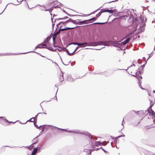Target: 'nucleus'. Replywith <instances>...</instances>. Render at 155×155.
<instances>
[{
  "label": "nucleus",
  "mask_w": 155,
  "mask_h": 155,
  "mask_svg": "<svg viewBox=\"0 0 155 155\" xmlns=\"http://www.w3.org/2000/svg\"><path fill=\"white\" fill-rule=\"evenodd\" d=\"M56 127L58 129H59L61 130L65 131L67 132H68L69 133H76V134H84L86 136H87L90 139H92L93 138V136L90 133H88L87 132H80L79 131V130H68L66 129H64L62 128H60L55 127Z\"/></svg>",
  "instance_id": "2"
},
{
  "label": "nucleus",
  "mask_w": 155,
  "mask_h": 155,
  "mask_svg": "<svg viewBox=\"0 0 155 155\" xmlns=\"http://www.w3.org/2000/svg\"><path fill=\"white\" fill-rule=\"evenodd\" d=\"M67 15H68L69 16H70V17H72V16H83L82 15H71L70 14H69L68 13L67 14Z\"/></svg>",
  "instance_id": "20"
},
{
  "label": "nucleus",
  "mask_w": 155,
  "mask_h": 155,
  "mask_svg": "<svg viewBox=\"0 0 155 155\" xmlns=\"http://www.w3.org/2000/svg\"><path fill=\"white\" fill-rule=\"evenodd\" d=\"M61 72L62 74H60L59 76V80L61 82L63 81L64 79L63 75V73L61 71Z\"/></svg>",
  "instance_id": "12"
},
{
  "label": "nucleus",
  "mask_w": 155,
  "mask_h": 155,
  "mask_svg": "<svg viewBox=\"0 0 155 155\" xmlns=\"http://www.w3.org/2000/svg\"><path fill=\"white\" fill-rule=\"evenodd\" d=\"M80 20H79V19L77 20L78 21V24H79V25H81L82 23H84V24H87L88 23H87V20H84L83 21H79Z\"/></svg>",
  "instance_id": "11"
},
{
  "label": "nucleus",
  "mask_w": 155,
  "mask_h": 155,
  "mask_svg": "<svg viewBox=\"0 0 155 155\" xmlns=\"http://www.w3.org/2000/svg\"><path fill=\"white\" fill-rule=\"evenodd\" d=\"M40 134H39L38 136L36 137H35V138H34L33 139V141H35V142L36 141V139H37V138L40 136Z\"/></svg>",
  "instance_id": "47"
},
{
  "label": "nucleus",
  "mask_w": 155,
  "mask_h": 155,
  "mask_svg": "<svg viewBox=\"0 0 155 155\" xmlns=\"http://www.w3.org/2000/svg\"><path fill=\"white\" fill-rule=\"evenodd\" d=\"M3 120H4L7 123H9V121L6 119H3Z\"/></svg>",
  "instance_id": "61"
},
{
  "label": "nucleus",
  "mask_w": 155,
  "mask_h": 155,
  "mask_svg": "<svg viewBox=\"0 0 155 155\" xmlns=\"http://www.w3.org/2000/svg\"><path fill=\"white\" fill-rule=\"evenodd\" d=\"M95 150L90 149L89 150V151L87 155H91V152L92 151Z\"/></svg>",
  "instance_id": "34"
},
{
  "label": "nucleus",
  "mask_w": 155,
  "mask_h": 155,
  "mask_svg": "<svg viewBox=\"0 0 155 155\" xmlns=\"http://www.w3.org/2000/svg\"><path fill=\"white\" fill-rule=\"evenodd\" d=\"M137 62L139 64H141L142 62V60L140 59H139L137 60Z\"/></svg>",
  "instance_id": "48"
},
{
  "label": "nucleus",
  "mask_w": 155,
  "mask_h": 155,
  "mask_svg": "<svg viewBox=\"0 0 155 155\" xmlns=\"http://www.w3.org/2000/svg\"><path fill=\"white\" fill-rule=\"evenodd\" d=\"M38 147H36L35 148H34L33 149V151H32V152H33V153H35V154H36V152H38V151H38Z\"/></svg>",
  "instance_id": "22"
},
{
  "label": "nucleus",
  "mask_w": 155,
  "mask_h": 155,
  "mask_svg": "<svg viewBox=\"0 0 155 155\" xmlns=\"http://www.w3.org/2000/svg\"><path fill=\"white\" fill-rule=\"evenodd\" d=\"M54 36H55V35H54L53 36V38H52L53 43H54L55 38L56 37H54Z\"/></svg>",
  "instance_id": "54"
},
{
  "label": "nucleus",
  "mask_w": 155,
  "mask_h": 155,
  "mask_svg": "<svg viewBox=\"0 0 155 155\" xmlns=\"http://www.w3.org/2000/svg\"><path fill=\"white\" fill-rule=\"evenodd\" d=\"M46 49L49 50L50 51H54V49L51 47H48L47 46V48H46Z\"/></svg>",
  "instance_id": "29"
},
{
  "label": "nucleus",
  "mask_w": 155,
  "mask_h": 155,
  "mask_svg": "<svg viewBox=\"0 0 155 155\" xmlns=\"http://www.w3.org/2000/svg\"><path fill=\"white\" fill-rule=\"evenodd\" d=\"M3 120H4L7 123H9V121L6 119H3Z\"/></svg>",
  "instance_id": "60"
},
{
  "label": "nucleus",
  "mask_w": 155,
  "mask_h": 155,
  "mask_svg": "<svg viewBox=\"0 0 155 155\" xmlns=\"http://www.w3.org/2000/svg\"><path fill=\"white\" fill-rule=\"evenodd\" d=\"M26 147L28 149L30 150H31V149H32V148H31V146H27Z\"/></svg>",
  "instance_id": "57"
},
{
  "label": "nucleus",
  "mask_w": 155,
  "mask_h": 155,
  "mask_svg": "<svg viewBox=\"0 0 155 155\" xmlns=\"http://www.w3.org/2000/svg\"><path fill=\"white\" fill-rule=\"evenodd\" d=\"M34 125L35 126L37 129H38L39 128V127H38V125H36V122H34Z\"/></svg>",
  "instance_id": "41"
},
{
  "label": "nucleus",
  "mask_w": 155,
  "mask_h": 155,
  "mask_svg": "<svg viewBox=\"0 0 155 155\" xmlns=\"http://www.w3.org/2000/svg\"><path fill=\"white\" fill-rule=\"evenodd\" d=\"M101 7L100 8H98V9H97L96 10L92 12H91V13H90V14L88 15H84V16H87V15H90L91 14H94V12H96L97 11V10H98L100 9V8H101Z\"/></svg>",
  "instance_id": "25"
},
{
  "label": "nucleus",
  "mask_w": 155,
  "mask_h": 155,
  "mask_svg": "<svg viewBox=\"0 0 155 155\" xmlns=\"http://www.w3.org/2000/svg\"><path fill=\"white\" fill-rule=\"evenodd\" d=\"M103 75H104L105 76L107 77L109 76V74H108L107 72H104L102 73V74Z\"/></svg>",
  "instance_id": "30"
},
{
  "label": "nucleus",
  "mask_w": 155,
  "mask_h": 155,
  "mask_svg": "<svg viewBox=\"0 0 155 155\" xmlns=\"http://www.w3.org/2000/svg\"><path fill=\"white\" fill-rule=\"evenodd\" d=\"M94 142L95 143L94 144L96 146H97L98 145H101L103 146H105L107 144V143H106V144H104V143L105 142V141H104L103 142H101L100 141H94Z\"/></svg>",
  "instance_id": "5"
},
{
  "label": "nucleus",
  "mask_w": 155,
  "mask_h": 155,
  "mask_svg": "<svg viewBox=\"0 0 155 155\" xmlns=\"http://www.w3.org/2000/svg\"><path fill=\"white\" fill-rule=\"evenodd\" d=\"M107 21L105 22H95L93 24H92V25H94V24H104L107 22Z\"/></svg>",
  "instance_id": "26"
},
{
  "label": "nucleus",
  "mask_w": 155,
  "mask_h": 155,
  "mask_svg": "<svg viewBox=\"0 0 155 155\" xmlns=\"http://www.w3.org/2000/svg\"><path fill=\"white\" fill-rule=\"evenodd\" d=\"M150 104L151 105V106H153L154 104V102H153V101L150 100Z\"/></svg>",
  "instance_id": "36"
},
{
  "label": "nucleus",
  "mask_w": 155,
  "mask_h": 155,
  "mask_svg": "<svg viewBox=\"0 0 155 155\" xmlns=\"http://www.w3.org/2000/svg\"><path fill=\"white\" fill-rule=\"evenodd\" d=\"M55 33V34H54V35H55V37H56V35L58 34L59 33L58 31H57L55 33V32H54V33Z\"/></svg>",
  "instance_id": "55"
},
{
  "label": "nucleus",
  "mask_w": 155,
  "mask_h": 155,
  "mask_svg": "<svg viewBox=\"0 0 155 155\" xmlns=\"http://www.w3.org/2000/svg\"><path fill=\"white\" fill-rule=\"evenodd\" d=\"M45 125H41L39 126V127H40V129H41L42 130L40 132V134L45 129Z\"/></svg>",
  "instance_id": "18"
},
{
  "label": "nucleus",
  "mask_w": 155,
  "mask_h": 155,
  "mask_svg": "<svg viewBox=\"0 0 155 155\" xmlns=\"http://www.w3.org/2000/svg\"><path fill=\"white\" fill-rule=\"evenodd\" d=\"M48 43H42L41 44H40L38 45L41 46V47H39V48H47V45H46V44H48Z\"/></svg>",
  "instance_id": "7"
},
{
  "label": "nucleus",
  "mask_w": 155,
  "mask_h": 155,
  "mask_svg": "<svg viewBox=\"0 0 155 155\" xmlns=\"http://www.w3.org/2000/svg\"><path fill=\"white\" fill-rule=\"evenodd\" d=\"M58 91V89H57V91L56 92V95L55 96V97H54V99H55L56 100H57V97H56V94H57V92Z\"/></svg>",
  "instance_id": "59"
},
{
  "label": "nucleus",
  "mask_w": 155,
  "mask_h": 155,
  "mask_svg": "<svg viewBox=\"0 0 155 155\" xmlns=\"http://www.w3.org/2000/svg\"><path fill=\"white\" fill-rule=\"evenodd\" d=\"M99 149H102V150L104 151V152L105 153H108V152L106 150H105L102 147H101L99 148Z\"/></svg>",
  "instance_id": "44"
},
{
  "label": "nucleus",
  "mask_w": 155,
  "mask_h": 155,
  "mask_svg": "<svg viewBox=\"0 0 155 155\" xmlns=\"http://www.w3.org/2000/svg\"><path fill=\"white\" fill-rule=\"evenodd\" d=\"M130 40V38H127L124 41L121 42L120 43V44L121 45H125L126 44L129 42Z\"/></svg>",
  "instance_id": "10"
},
{
  "label": "nucleus",
  "mask_w": 155,
  "mask_h": 155,
  "mask_svg": "<svg viewBox=\"0 0 155 155\" xmlns=\"http://www.w3.org/2000/svg\"><path fill=\"white\" fill-rule=\"evenodd\" d=\"M138 80L139 81L138 84H139V85L141 84L142 83V81L140 80Z\"/></svg>",
  "instance_id": "63"
},
{
  "label": "nucleus",
  "mask_w": 155,
  "mask_h": 155,
  "mask_svg": "<svg viewBox=\"0 0 155 155\" xmlns=\"http://www.w3.org/2000/svg\"><path fill=\"white\" fill-rule=\"evenodd\" d=\"M42 147V146H41V145H38V147H37L38 148V151H39L40 150V149Z\"/></svg>",
  "instance_id": "46"
},
{
  "label": "nucleus",
  "mask_w": 155,
  "mask_h": 155,
  "mask_svg": "<svg viewBox=\"0 0 155 155\" xmlns=\"http://www.w3.org/2000/svg\"><path fill=\"white\" fill-rule=\"evenodd\" d=\"M83 45H86L87 46H93V43H94V42H90L89 43L87 42H84L83 43Z\"/></svg>",
  "instance_id": "13"
},
{
  "label": "nucleus",
  "mask_w": 155,
  "mask_h": 155,
  "mask_svg": "<svg viewBox=\"0 0 155 155\" xmlns=\"http://www.w3.org/2000/svg\"><path fill=\"white\" fill-rule=\"evenodd\" d=\"M71 18H69L68 20L66 21L65 23H66L67 24L69 22H71Z\"/></svg>",
  "instance_id": "35"
},
{
  "label": "nucleus",
  "mask_w": 155,
  "mask_h": 155,
  "mask_svg": "<svg viewBox=\"0 0 155 155\" xmlns=\"http://www.w3.org/2000/svg\"><path fill=\"white\" fill-rule=\"evenodd\" d=\"M83 43H78V46H81V47L83 48L85 47V46H83Z\"/></svg>",
  "instance_id": "38"
},
{
  "label": "nucleus",
  "mask_w": 155,
  "mask_h": 155,
  "mask_svg": "<svg viewBox=\"0 0 155 155\" xmlns=\"http://www.w3.org/2000/svg\"><path fill=\"white\" fill-rule=\"evenodd\" d=\"M51 22H52V28H53L54 26L55 25V22H54V23H53V20H52V17H51Z\"/></svg>",
  "instance_id": "40"
},
{
  "label": "nucleus",
  "mask_w": 155,
  "mask_h": 155,
  "mask_svg": "<svg viewBox=\"0 0 155 155\" xmlns=\"http://www.w3.org/2000/svg\"><path fill=\"white\" fill-rule=\"evenodd\" d=\"M136 78L138 80H140V79H142V77L140 76L139 75H137Z\"/></svg>",
  "instance_id": "33"
},
{
  "label": "nucleus",
  "mask_w": 155,
  "mask_h": 155,
  "mask_svg": "<svg viewBox=\"0 0 155 155\" xmlns=\"http://www.w3.org/2000/svg\"><path fill=\"white\" fill-rule=\"evenodd\" d=\"M62 18V19H63L62 20H64L65 19L69 18V17L67 16H65L63 18Z\"/></svg>",
  "instance_id": "50"
},
{
  "label": "nucleus",
  "mask_w": 155,
  "mask_h": 155,
  "mask_svg": "<svg viewBox=\"0 0 155 155\" xmlns=\"http://www.w3.org/2000/svg\"><path fill=\"white\" fill-rule=\"evenodd\" d=\"M101 13L100 12L96 15L95 18L97 19L101 15Z\"/></svg>",
  "instance_id": "31"
},
{
  "label": "nucleus",
  "mask_w": 155,
  "mask_h": 155,
  "mask_svg": "<svg viewBox=\"0 0 155 155\" xmlns=\"http://www.w3.org/2000/svg\"><path fill=\"white\" fill-rule=\"evenodd\" d=\"M148 111L150 115H151L153 116V118H155V113L154 111L151 109L150 111L148 110H146V111Z\"/></svg>",
  "instance_id": "6"
},
{
  "label": "nucleus",
  "mask_w": 155,
  "mask_h": 155,
  "mask_svg": "<svg viewBox=\"0 0 155 155\" xmlns=\"http://www.w3.org/2000/svg\"><path fill=\"white\" fill-rule=\"evenodd\" d=\"M138 74H141L143 73V71H141L139 70V71H137Z\"/></svg>",
  "instance_id": "45"
},
{
  "label": "nucleus",
  "mask_w": 155,
  "mask_h": 155,
  "mask_svg": "<svg viewBox=\"0 0 155 155\" xmlns=\"http://www.w3.org/2000/svg\"><path fill=\"white\" fill-rule=\"evenodd\" d=\"M51 37L50 36H48L45 39L44 42L45 43H48L49 41L51 39Z\"/></svg>",
  "instance_id": "14"
},
{
  "label": "nucleus",
  "mask_w": 155,
  "mask_h": 155,
  "mask_svg": "<svg viewBox=\"0 0 155 155\" xmlns=\"http://www.w3.org/2000/svg\"><path fill=\"white\" fill-rule=\"evenodd\" d=\"M53 46L54 48L58 47V48H61L59 47L58 46H55V45L54 44V43H53Z\"/></svg>",
  "instance_id": "58"
},
{
  "label": "nucleus",
  "mask_w": 155,
  "mask_h": 155,
  "mask_svg": "<svg viewBox=\"0 0 155 155\" xmlns=\"http://www.w3.org/2000/svg\"><path fill=\"white\" fill-rule=\"evenodd\" d=\"M111 42L113 44L112 45L116 47H119L118 46L120 44V43H119L117 41H112Z\"/></svg>",
  "instance_id": "8"
},
{
  "label": "nucleus",
  "mask_w": 155,
  "mask_h": 155,
  "mask_svg": "<svg viewBox=\"0 0 155 155\" xmlns=\"http://www.w3.org/2000/svg\"><path fill=\"white\" fill-rule=\"evenodd\" d=\"M30 52L36 53H37L39 54L38 53H37V52H35V51H29V52H25V53H19V54H0V56H3L6 55H18V54H26V53H29V52Z\"/></svg>",
  "instance_id": "4"
},
{
  "label": "nucleus",
  "mask_w": 155,
  "mask_h": 155,
  "mask_svg": "<svg viewBox=\"0 0 155 155\" xmlns=\"http://www.w3.org/2000/svg\"><path fill=\"white\" fill-rule=\"evenodd\" d=\"M139 87L141 88V89H142V90H145V89H144V88H143V87H142V86H141V84H139Z\"/></svg>",
  "instance_id": "51"
},
{
  "label": "nucleus",
  "mask_w": 155,
  "mask_h": 155,
  "mask_svg": "<svg viewBox=\"0 0 155 155\" xmlns=\"http://www.w3.org/2000/svg\"><path fill=\"white\" fill-rule=\"evenodd\" d=\"M149 155H155V153H153L151 152H149Z\"/></svg>",
  "instance_id": "49"
},
{
  "label": "nucleus",
  "mask_w": 155,
  "mask_h": 155,
  "mask_svg": "<svg viewBox=\"0 0 155 155\" xmlns=\"http://www.w3.org/2000/svg\"><path fill=\"white\" fill-rule=\"evenodd\" d=\"M109 41H99L98 42H94L93 45H104V46H108L107 43H109Z\"/></svg>",
  "instance_id": "3"
},
{
  "label": "nucleus",
  "mask_w": 155,
  "mask_h": 155,
  "mask_svg": "<svg viewBox=\"0 0 155 155\" xmlns=\"http://www.w3.org/2000/svg\"><path fill=\"white\" fill-rule=\"evenodd\" d=\"M54 8V6H53L50 9V11H51V12L53 10V9Z\"/></svg>",
  "instance_id": "64"
},
{
  "label": "nucleus",
  "mask_w": 155,
  "mask_h": 155,
  "mask_svg": "<svg viewBox=\"0 0 155 155\" xmlns=\"http://www.w3.org/2000/svg\"><path fill=\"white\" fill-rule=\"evenodd\" d=\"M63 19H62V18H55V19H54V22H55L56 21V20H57V21H59V20H62Z\"/></svg>",
  "instance_id": "42"
},
{
  "label": "nucleus",
  "mask_w": 155,
  "mask_h": 155,
  "mask_svg": "<svg viewBox=\"0 0 155 155\" xmlns=\"http://www.w3.org/2000/svg\"><path fill=\"white\" fill-rule=\"evenodd\" d=\"M36 141L34 142L33 143L31 144V145L30 146H31V148H33L34 147V145L36 144L37 143L38 140L37 139H36Z\"/></svg>",
  "instance_id": "19"
},
{
  "label": "nucleus",
  "mask_w": 155,
  "mask_h": 155,
  "mask_svg": "<svg viewBox=\"0 0 155 155\" xmlns=\"http://www.w3.org/2000/svg\"><path fill=\"white\" fill-rule=\"evenodd\" d=\"M61 10H62L63 11V12L64 13H65L66 15H67V14L68 13L65 10H64V8L62 9L61 8Z\"/></svg>",
  "instance_id": "52"
},
{
  "label": "nucleus",
  "mask_w": 155,
  "mask_h": 155,
  "mask_svg": "<svg viewBox=\"0 0 155 155\" xmlns=\"http://www.w3.org/2000/svg\"><path fill=\"white\" fill-rule=\"evenodd\" d=\"M71 22L75 25H78L79 24H78V21H77L76 20H73L72 19H71Z\"/></svg>",
  "instance_id": "17"
},
{
  "label": "nucleus",
  "mask_w": 155,
  "mask_h": 155,
  "mask_svg": "<svg viewBox=\"0 0 155 155\" xmlns=\"http://www.w3.org/2000/svg\"><path fill=\"white\" fill-rule=\"evenodd\" d=\"M107 8L105 9H101V10L100 11V12L101 13V14L102 13L107 12Z\"/></svg>",
  "instance_id": "23"
},
{
  "label": "nucleus",
  "mask_w": 155,
  "mask_h": 155,
  "mask_svg": "<svg viewBox=\"0 0 155 155\" xmlns=\"http://www.w3.org/2000/svg\"><path fill=\"white\" fill-rule=\"evenodd\" d=\"M42 113H44V114H47L46 113H45V112L38 113L35 116V117H34V118H35V120L37 119V117H38V115L40 114H41Z\"/></svg>",
  "instance_id": "24"
},
{
  "label": "nucleus",
  "mask_w": 155,
  "mask_h": 155,
  "mask_svg": "<svg viewBox=\"0 0 155 155\" xmlns=\"http://www.w3.org/2000/svg\"><path fill=\"white\" fill-rule=\"evenodd\" d=\"M78 47H77L76 49H75V50L72 53H73V54H74V52H75L76 51V50H77V49H78Z\"/></svg>",
  "instance_id": "62"
},
{
  "label": "nucleus",
  "mask_w": 155,
  "mask_h": 155,
  "mask_svg": "<svg viewBox=\"0 0 155 155\" xmlns=\"http://www.w3.org/2000/svg\"><path fill=\"white\" fill-rule=\"evenodd\" d=\"M78 27H79V26H77L75 27H72V28L68 27H66L64 28H60V30H61V31H63L65 30H66L67 29H73L75 28H76Z\"/></svg>",
  "instance_id": "9"
},
{
  "label": "nucleus",
  "mask_w": 155,
  "mask_h": 155,
  "mask_svg": "<svg viewBox=\"0 0 155 155\" xmlns=\"http://www.w3.org/2000/svg\"><path fill=\"white\" fill-rule=\"evenodd\" d=\"M143 111H135L134 110H132L130 111V112H134L136 114H138V113L139 112H142Z\"/></svg>",
  "instance_id": "37"
},
{
  "label": "nucleus",
  "mask_w": 155,
  "mask_h": 155,
  "mask_svg": "<svg viewBox=\"0 0 155 155\" xmlns=\"http://www.w3.org/2000/svg\"><path fill=\"white\" fill-rule=\"evenodd\" d=\"M35 121V118L34 117H32V118H30L29 120H27L26 123H22L21 122H20V124H25L28 121L29 122H34Z\"/></svg>",
  "instance_id": "15"
},
{
  "label": "nucleus",
  "mask_w": 155,
  "mask_h": 155,
  "mask_svg": "<svg viewBox=\"0 0 155 155\" xmlns=\"http://www.w3.org/2000/svg\"><path fill=\"white\" fill-rule=\"evenodd\" d=\"M54 8H60V7L59 6V5H56V6L54 5Z\"/></svg>",
  "instance_id": "56"
},
{
  "label": "nucleus",
  "mask_w": 155,
  "mask_h": 155,
  "mask_svg": "<svg viewBox=\"0 0 155 155\" xmlns=\"http://www.w3.org/2000/svg\"><path fill=\"white\" fill-rule=\"evenodd\" d=\"M152 53H153V51H152V52H151V54H149V57H148V58L147 59V60H146V61H147V60H148V59H149L150 57H151L152 56L153 54H152Z\"/></svg>",
  "instance_id": "39"
},
{
  "label": "nucleus",
  "mask_w": 155,
  "mask_h": 155,
  "mask_svg": "<svg viewBox=\"0 0 155 155\" xmlns=\"http://www.w3.org/2000/svg\"><path fill=\"white\" fill-rule=\"evenodd\" d=\"M96 20V18L95 17H94L91 18H90L88 20H87V23H89V21H92L93 20H94V21Z\"/></svg>",
  "instance_id": "21"
},
{
  "label": "nucleus",
  "mask_w": 155,
  "mask_h": 155,
  "mask_svg": "<svg viewBox=\"0 0 155 155\" xmlns=\"http://www.w3.org/2000/svg\"><path fill=\"white\" fill-rule=\"evenodd\" d=\"M64 51L66 52L68 55L69 56H71L73 55V53H70L68 49L64 48Z\"/></svg>",
  "instance_id": "16"
},
{
  "label": "nucleus",
  "mask_w": 155,
  "mask_h": 155,
  "mask_svg": "<svg viewBox=\"0 0 155 155\" xmlns=\"http://www.w3.org/2000/svg\"><path fill=\"white\" fill-rule=\"evenodd\" d=\"M71 44L74 45H78V43L74 42H73L72 43H71Z\"/></svg>",
  "instance_id": "53"
},
{
  "label": "nucleus",
  "mask_w": 155,
  "mask_h": 155,
  "mask_svg": "<svg viewBox=\"0 0 155 155\" xmlns=\"http://www.w3.org/2000/svg\"><path fill=\"white\" fill-rule=\"evenodd\" d=\"M107 12H108L112 14L113 13V10H108L107 8Z\"/></svg>",
  "instance_id": "28"
},
{
  "label": "nucleus",
  "mask_w": 155,
  "mask_h": 155,
  "mask_svg": "<svg viewBox=\"0 0 155 155\" xmlns=\"http://www.w3.org/2000/svg\"><path fill=\"white\" fill-rule=\"evenodd\" d=\"M140 20L141 22V23H140V21H139V20L137 18H134L133 15L130 14L129 18L128 19V21L130 23H135L137 26L139 25L140 29H139L141 31V32H142L143 31L144 29L143 28V27L145 26L146 25L145 23L144 22V19H142V17L140 18Z\"/></svg>",
  "instance_id": "1"
},
{
  "label": "nucleus",
  "mask_w": 155,
  "mask_h": 155,
  "mask_svg": "<svg viewBox=\"0 0 155 155\" xmlns=\"http://www.w3.org/2000/svg\"><path fill=\"white\" fill-rule=\"evenodd\" d=\"M62 51V49L59 50L58 48H56V49H54V51Z\"/></svg>",
  "instance_id": "43"
},
{
  "label": "nucleus",
  "mask_w": 155,
  "mask_h": 155,
  "mask_svg": "<svg viewBox=\"0 0 155 155\" xmlns=\"http://www.w3.org/2000/svg\"><path fill=\"white\" fill-rule=\"evenodd\" d=\"M112 139H114V143L115 144H117V139L116 138V137H115V138L112 137Z\"/></svg>",
  "instance_id": "27"
},
{
  "label": "nucleus",
  "mask_w": 155,
  "mask_h": 155,
  "mask_svg": "<svg viewBox=\"0 0 155 155\" xmlns=\"http://www.w3.org/2000/svg\"><path fill=\"white\" fill-rule=\"evenodd\" d=\"M147 61H146V62L145 63V64H143V65H141L140 67V69L141 68H142V69H143V68H144L145 66V65L146 64H147Z\"/></svg>",
  "instance_id": "32"
}]
</instances>
